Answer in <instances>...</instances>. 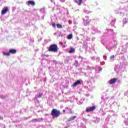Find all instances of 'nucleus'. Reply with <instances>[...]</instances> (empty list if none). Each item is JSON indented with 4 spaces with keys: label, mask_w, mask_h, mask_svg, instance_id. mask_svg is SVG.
Returning a JSON list of instances; mask_svg holds the SVG:
<instances>
[{
    "label": "nucleus",
    "mask_w": 128,
    "mask_h": 128,
    "mask_svg": "<svg viewBox=\"0 0 128 128\" xmlns=\"http://www.w3.org/2000/svg\"><path fill=\"white\" fill-rule=\"evenodd\" d=\"M58 45L52 44L49 46L48 50V52H58Z\"/></svg>",
    "instance_id": "nucleus-1"
},
{
    "label": "nucleus",
    "mask_w": 128,
    "mask_h": 128,
    "mask_svg": "<svg viewBox=\"0 0 128 128\" xmlns=\"http://www.w3.org/2000/svg\"><path fill=\"white\" fill-rule=\"evenodd\" d=\"M51 114L53 118H58L60 114V112L56 109H53L52 111Z\"/></svg>",
    "instance_id": "nucleus-2"
},
{
    "label": "nucleus",
    "mask_w": 128,
    "mask_h": 128,
    "mask_svg": "<svg viewBox=\"0 0 128 128\" xmlns=\"http://www.w3.org/2000/svg\"><path fill=\"white\" fill-rule=\"evenodd\" d=\"M42 118H34L32 120L30 121V122H42Z\"/></svg>",
    "instance_id": "nucleus-3"
},
{
    "label": "nucleus",
    "mask_w": 128,
    "mask_h": 128,
    "mask_svg": "<svg viewBox=\"0 0 128 128\" xmlns=\"http://www.w3.org/2000/svg\"><path fill=\"white\" fill-rule=\"evenodd\" d=\"M96 110V106H92L86 108V112H94Z\"/></svg>",
    "instance_id": "nucleus-4"
},
{
    "label": "nucleus",
    "mask_w": 128,
    "mask_h": 128,
    "mask_svg": "<svg viewBox=\"0 0 128 128\" xmlns=\"http://www.w3.org/2000/svg\"><path fill=\"white\" fill-rule=\"evenodd\" d=\"M44 96V94L42 92H39L38 94H36L35 96V100H38V98H40Z\"/></svg>",
    "instance_id": "nucleus-5"
},
{
    "label": "nucleus",
    "mask_w": 128,
    "mask_h": 128,
    "mask_svg": "<svg viewBox=\"0 0 128 128\" xmlns=\"http://www.w3.org/2000/svg\"><path fill=\"white\" fill-rule=\"evenodd\" d=\"M82 84V81L80 80H78L76 82H74L73 84L72 85V86L73 88H75V86H78V84Z\"/></svg>",
    "instance_id": "nucleus-6"
},
{
    "label": "nucleus",
    "mask_w": 128,
    "mask_h": 128,
    "mask_svg": "<svg viewBox=\"0 0 128 128\" xmlns=\"http://www.w3.org/2000/svg\"><path fill=\"white\" fill-rule=\"evenodd\" d=\"M26 4L28 6H36V2L34 0H29L26 2Z\"/></svg>",
    "instance_id": "nucleus-7"
},
{
    "label": "nucleus",
    "mask_w": 128,
    "mask_h": 128,
    "mask_svg": "<svg viewBox=\"0 0 128 128\" xmlns=\"http://www.w3.org/2000/svg\"><path fill=\"white\" fill-rule=\"evenodd\" d=\"M93 122L95 124H98V122H100V119L98 117H94Z\"/></svg>",
    "instance_id": "nucleus-8"
},
{
    "label": "nucleus",
    "mask_w": 128,
    "mask_h": 128,
    "mask_svg": "<svg viewBox=\"0 0 128 128\" xmlns=\"http://www.w3.org/2000/svg\"><path fill=\"white\" fill-rule=\"evenodd\" d=\"M8 10V7H4L2 10V14H5L6 13V12Z\"/></svg>",
    "instance_id": "nucleus-9"
},
{
    "label": "nucleus",
    "mask_w": 128,
    "mask_h": 128,
    "mask_svg": "<svg viewBox=\"0 0 128 128\" xmlns=\"http://www.w3.org/2000/svg\"><path fill=\"white\" fill-rule=\"evenodd\" d=\"M128 43H126V44L124 45L122 48V52H126L127 50H128Z\"/></svg>",
    "instance_id": "nucleus-10"
},
{
    "label": "nucleus",
    "mask_w": 128,
    "mask_h": 128,
    "mask_svg": "<svg viewBox=\"0 0 128 128\" xmlns=\"http://www.w3.org/2000/svg\"><path fill=\"white\" fill-rule=\"evenodd\" d=\"M83 22L84 26H88L90 22V20H86V19L83 18Z\"/></svg>",
    "instance_id": "nucleus-11"
},
{
    "label": "nucleus",
    "mask_w": 128,
    "mask_h": 128,
    "mask_svg": "<svg viewBox=\"0 0 128 128\" xmlns=\"http://www.w3.org/2000/svg\"><path fill=\"white\" fill-rule=\"evenodd\" d=\"M9 52L10 54H16V49H11L9 50Z\"/></svg>",
    "instance_id": "nucleus-12"
},
{
    "label": "nucleus",
    "mask_w": 128,
    "mask_h": 128,
    "mask_svg": "<svg viewBox=\"0 0 128 128\" xmlns=\"http://www.w3.org/2000/svg\"><path fill=\"white\" fill-rule=\"evenodd\" d=\"M74 1L77 4L78 6H81L82 4V0H74Z\"/></svg>",
    "instance_id": "nucleus-13"
},
{
    "label": "nucleus",
    "mask_w": 128,
    "mask_h": 128,
    "mask_svg": "<svg viewBox=\"0 0 128 128\" xmlns=\"http://www.w3.org/2000/svg\"><path fill=\"white\" fill-rule=\"evenodd\" d=\"M120 65H116L114 67V70L118 72H120Z\"/></svg>",
    "instance_id": "nucleus-14"
},
{
    "label": "nucleus",
    "mask_w": 128,
    "mask_h": 128,
    "mask_svg": "<svg viewBox=\"0 0 128 128\" xmlns=\"http://www.w3.org/2000/svg\"><path fill=\"white\" fill-rule=\"evenodd\" d=\"M117 80L116 78H113L111 79L110 80L108 81V84H114L116 82Z\"/></svg>",
    "instance_id": "nucleus-15"
},
{
    "label": "nucleus",
    "mask_w": 128,
    "mask_h": 128,
    "mask_svg": "<svg viewBox=\"0 0 128 128\" xmlns=\"http://www.w3.org/2000/svg\"><path fill=\"white\" fill-rule=\"evenodd\" d=\"M75 118H76V116H72L67 121L68 122H72V120H74Z\"/></svg>",
    "instance_id": "nucleus-16"
},
{
    "label": "nucleus",
    "mask_w": 128,
    "mask_h": 128,
    "mask_svg": "<svg viewBox=\"0 0 128 128\" xmlns=\"http://www.w3.org/2000/svg\"><path fill=\"white\" fill-rule=\"evenodd\" d=\"M66 110H68V114H74V112H72V109L68 108V107L66 108Z\"/></svg>",
    "instance_id": "nucleus-17"
},
{
    "label": "nucleus",
    "mask_w": 128,
    "mask_h": 128,
    "mask_svg": "<svg viewBox=\"0 0 128 128\" xmlns=\"http://www.w3.org/2000/svg\"><path fill=\"white\" fill-rule=\"evenodd\" d=\"M70 56L66 57L64 60L65 64H68V62H70Z\"/></svg>",
    "instance_id": "nucleus-18"
},
{
    "label": "nucleus",
    "mask_w": 128,
    "mask_h": 128,
    "mask_svg": "<svg viewBox=\"0 0 128 128\" xmlns=\"http://www.w3.org/2000/svg\"><path fill=\"white\" fill-rule=\"evenodd\" d=\"M75 50L74 48H70V50L68 52L69 54H72L73 52H74Z\"/></svg>",
    "instance_id": "nucleus-19"
},
{
    "label": "nucleus",
    "mask_w": 128,
    "mask_h": 128,
    "mask_svg": "<svg viewBox=\"0 0 128 128\" xmlns=\"http://www.w3.org/2000/svg\"><path fill=\"white\" fill-rule=\"evenodd\" d=\"M0 98H2V100H6V98H8V96L0 95Z\"/></svg>",
    "instance_id": "nucleus-20"
},
{
    "label": "nucleus",
    "mask_w": 128,
    "mask_h": 128,
    "mask_svg": "<svg viewBox=\"0 0 128 128\" xmlns=\"http://www.w3.org/2000/svg\"><path fill=\"white\" fill-rule=\"evenodd\" d=\"M2 54H3L4 56H10V52H4Z\"/></svg>",
    "instance_id": "nucleus-21"
},
{
    "label": "nucleus",
    "mask_w": 128,
    "mask_h": 128,
    "mask_svg": "<svg viewBox=\"0 0 128 128\" xmlns=\"http://www.w3.org/2000/svg\"><path fill=\"white\" fill-rule=\"evenodd\" d=\"M74 66L76 67L78 66V61L75 60V62L74 63Z\"/></svg>",
    "instance_id": "nucleus-22"
},
{
    "label": "nucleus",
    "mask_w": 128,
    "mask_h": 128,
    "mask_svg": "<svg viewBox=\"0 0 128 128\" xmlns=\"http://www.w3.org/2000/svg\"><path fill=\"white\" fill-rule=\"evenodd\" d=\"M114 24H116V20H112V21L111 22V25L112 26H114Z\"/></svg>",
    "instance_id": "nucleus-23"
},
{
    "label": "nucleus",
    "mask_w": 128,
    "mask_h": 128,
    "mask_svg": "<svg viewBox=\"0 0 128 128\" xmlns=\"http://www.w3.org/2000/svg\"><path fill=\"white\" fill-rule=\"evenodd\" d=\"M68 40H72V34H70L68 36Z\"/></svg>",
    "instance_id": "nucleus-24"
},
{
    "label": "nucleus",
    "mask_w": 128,
    "mask_h": 128,
    "mask_svg": "<svg viewBox=\"0 0 128 128\" xmlns=\"http://www.w3.org/2000/svg\"><path fill=\"white\" fill-rule=\"evenodd\" d=\"M114 56L112 55L110 57V60L111 62H114Z\"/></svg>",
    "instance_id": "nucleus-25"
},
{
    "label": "nucleus",
    "mask_w": 128,
    "mask_h": 128,
    "mask_svg": "<svg viewBox=\"0 0 128 128\" xmlns=\"http://www.w3.org/2000/svg\"><path fill=\"white\" fill-rule=\"evenodd\" d=\"M56 26L58 28H62V26L60 24H56Z\"/></svg>",
    "instance_id": "nucleus-26"
},
{
    "label": "nucleus",
    "mask_w": 128,
    "mask_h": 128,
    "mask_svg": "<svg viewBox=\"0 0 128 128\" xmlns=\"http://www.w3.org/2000/svg\"><path fill=\"white\" fill-rule=\"evenodd\" d=\"M128 22V21L126 20V19H124L123 20V24H126Z\"/></svg>",
    "instance_id": "nucleus-27"
},
{
    "label": "nucleus",
    "mask_w": 128,
    "mask_h": 128,
    "mask_svg": "<svg viewBox=\"0 0 128 128\" xmlns=\"http://www.w3.org/2000/svg\"><path fill=\"white\" fill-rule=\"evenodd\" d=\"M124 122L126 126H128V120H124Z\"/></svg>",
    "instance_id": "nucleus-28"
},
{
    "label": "nucleus",
    "mask_w": 128,
    "mask_h": 128,
    "mask_svg": "<svg viewBox=\"0 0 128 128\" xmlns=\"http://www.w3.org/2000/svg\"><path fill=\"white\" fill-rule=\"evenodd\" d=\"M53 62H54V64H56H56H58V62L56 60H54Z\"/></svg>",
    "instance_id": "nucleus-29"
},
{
    "label": "nucleus",
    "mask_w": 128,
    "mask_h": 128,
    "mask_svg": "<svg viewBox=\"0 0 128 128\" xmlns=\"http://www.w3.org/2000/svg\"><path fill=\"white\" fill-rule=\"evenodd\" d=\"M115 14H120V12H118V10H115Z\"/></svg>",
    "instance_id": "nucleus-30"
},
{
    "label": "nucleus",
    "mask_w": 128,
    "mask_h": 128,
    "mask_svg": "<svg viewBox=\"0 0 128 128\" xmlns=\"http://www.w3.org/2000/svg\"><path fill=\"white\" fill-rule=\"evenodd\" d=\"M107 32H113L114 30L110 29H107Z\"/></svg>",
    "instance_id": "nucleus-31"
},
{
    "label": "nucleus",
    "mask_w": 128,
    "mask_h": 128,
    "mask_svg": "<svg viewBox=\"0 0 128 128\" xmlns=\"http://www.w3.org/2000/svg\"><path fill=\"white\" fill-rule=\"evenodd\" d=\"M50 1L51 2H53V4H56V2H54V0H50Z\"/></svg>",
    "instance_id": "nucleus-32"
},
{
    "label": "nucleus",
    "mask_w": 128,
    "mask_h": 128,
    "mask_svg": "<svg viewBox=\"0 0 128 128\" xmlns=\"http://www.w3.org/2000/svg\"><path fill=\"white\" fill-rule=\"evenodd\" d=\"M85 18H86V20H90L88 19V16H86Z\"/></svg>",
    "instance_id": "nucleus-33"
},
{
    "label": "nucleus",
    "mask_w": 128,
    "mask_h": 128,
    "mask_svg": "<svg viewBox=\"0 0 128 128\" xmlns=\"http://www.w3.org/2000/svg\"><path fill=\"white\" fill-rule=\"evenodd\" d=\"M100 60V58H96V60L97 62H99Z\"/></svg>",
    "instance_id": "nucleus-34"
},
{
    "label": "nucleus",
    "mask_w": 128,
    "mask_h": 128,
    "mask_svg": "<svg viewBox=\"0 0 128 128\" xmlns=\"http://www.w3.org/2000/svg\"><path fill=\"white\" fill-rule=\"evenodd\" d=\"M52 26L53 28H56V24L53 23L52 24Z\"/></svg>",
    "instance_id": "nucleus-35"
},
{
    "label": "nucleus",
    "mask_w": 128,
    "mask_h": 128,
    "mask_svg": "<svg viewBox=\"0 0 128 128\" xmlns=\"http://www.w3.org/2000/svg\"><path fill=\"white\" fill-rule=\"evenodd\" d=\"M104 58L105 60H106V56L104 55Z\"/></svg>",
    "instance_id": "nucleus-36"
},
{
    "label": "nucleus",
    "mask_w": 128,
    "mask_h": 128,
    "mask_svg": "<svg viewBox=\"0 0 128 128\" xmlns=\"http://www.w3.org/2000/svg\"><path fill=\"white\" fill-rule=\"evenodd\" d=\"M61 2H66V0H60Z\"/></svg>",
    "instance_id": "nucleus-37"
},
{
    "label": "nucleus",
    "mask_w": 128,
    "mask_h": 128,
    "mask_svg": "<svg viewBox=\"0 0 128 128\" xmlns=\"http://www.w3.org/2000/svg\"><path fill=\"white\" fill-rule=\"evenodd\" d=\"M84 12H85V14H88V10H84Z\"/></svg>",
    "instance_id": "nucleus-38"
},
{
    "label": "nucleus",
    "mask_w": 128,
    "mask_h": 128,
    "mask_svg": "<svg viewBox=\"0 0 128 128\" xmlns=\"http://www.w3.org/2000/svg\"><path fill=\"white\" fill-rule=\"evenodd\" d=\"M88 70H92V67L88 66Z\"/></svg>",
    "instance_id": "nucleus-39"
},
{
    "label": "nucleus",
    "mask_w": 128,
    "mask_h": 128,
    "mask_svg": "<svg viewBox=\"0 0 128 128\" xmlns=\"http://www.w3.org/2000/svg\"><path fill=\"white\" fill-rule=\"evenodd\" d=\"M0 120H4V117L0 116Z\"/></svg>",
    "instance_id": "nucleus-40"
},
{
    "label": "nucleus",
    "mask_w": 128,
    "mask_h": 128,
    "mask_svg": "<svg viewBox=\"0 0 128 128\" xmlns=\"http://www.w3.org/2000/svg\"><path fill=\"white\" fill-rule=\"evenodd\" d=\"M66 108H65V110H63V112H66Z\"/></svg>",
    "instance_id": "nucleus-41"
},
{
    "label": "nucleus",
    "mask_w": 128,
    "mask_h": 128,
    "mask_svg": "<svg viewBox=\"0 0 128 128\" xmlns=\"http://www.w3.org/2000/svg\"><path fill=\"white\" fill-rule=\"evenodd\" d=\"M24 120H28V118H24Z\"/></svg>",
    "instance_id": "nucleus-42"
},
{
    "label": "nucleus",
    "mask_w": 128,
    "mask_h": 128,
    "mask_svg": "<svg viewBox=\"0 0 128 128\" xmlns=\"http://www.w3.org/2000/svg\"><path fill=\"white\" fill-rule=\"evenodd\" d=\"M42 18L44 20V16H42Z\"/></svg>",
    "instance_id": "nucleus-43"
},
{
    "label": "nucleus",
    "mask_w": 128,
    "mask_h": 128,
    "mask_svg": "<svg viewBox=\"0 0 128 128\" xmlns=\"http://www.w3.org/2000/svg\"><path fill=\"white\" fill-rule=\"evenodd\" d=\"M20 113L22 114V110H20Z\"/></svg>",
    "instance_id": "nucleus-44"
},
{
    "label": "nucleus",
    "mask_w": 128,
    "mask_h": 128,
    "mask_svg": "<svg viewBox=\"0 0 128 128\" xmlns=\"http://www.w3.org/2000/svg\"><path fill=\"white\" fill-rule=\"evenodd\" d=\"M63 48H66V46H63Z\"/></svg>",
    "instance_id": "nucleus-45"
},
{
    "label": "nucleus",
    "mask_w": 128,
    "mask_h": 128,
    "mask_svg": "<svg viewBox=\"0 0 128 128\" xmlns=\"http://www.w3.org/2000/svg\"><path fill=\"white\" fill-rule=\"evenodd\" d=\"M124 94H126V92H125V93H124Z\"/></svg>",
    "instance_id": "nucleus-46"
},
{
    "label": "nucleus",
    "mask_w": 128,
    "mask_h": 128,
    "mask_svg": "<svg viewBox=\"0 0 128 128\" xmlns=\"http://www.w3.org/2000/svg\"><path fill=\"white\" fill-rule=\"evenodd\" d=\"M106 48H108V46H106Z\"/></svg>",
    "instance_id": "nucleus-47"
},
{
    "label": "nucleus",
    "mask_w": 128,
    "mask_h": 128,
    "mask_svg": "<svg viewBox=\"0 0 128 128\" xmlns=\"http://www.w3.org/2000/svg\"><path fill=\"white\" fill-rule=\"evenodd\" d=\"M85 76H86V74H85Z\"/></svg>",
    "instance_id": "nucleus-48"
},
{
    "label": "nucleus",
    "mask_w": 128,
    "mask_h": 128,
    "mask_svg": "<svg viewBox=\"0 0 128 128\" xmlns=\"http://www.w3.org/2000/svg\"><path fill=\"white\" fill-rule=\"evenodd\" d=\"M40 40H42V38H40Z\"/></svg>",
    "instance_id": "nucleus-49"
},
{
    "label": "nucleus",
    "mask_w": 128,
    "mask_h": 128,
    "mask_svg": "<svg viewBox=\"0 0 128 128\" xmlns=\"http://www.w3.org/2000/svg\"><path fill=\"white\" fill-rule=\"evenodd\" d=\"M84 44H85V45H86V43H84Z\"/></svg>",
    "instance_id": "nucleus-50"
},
{
    "label": "nucleus",
    "mask_w": 128,
    "mask_h": 128,
    "mask_svg": "<svg viewBox=\"0 0 128 128\" xmlns=\"http://www.w3.org/2000/svg\"><path fill=\"white\" fill-rule=\"evenodd\" d=\"M29 118H32V116H30V117H29Z\"/></svg>",
    "instance_id": "nucleus-51"
},
{
    "label": "nucleus",
    "mask_w": 128,
    "mask_h": 128,
    "mask_svg": "<svg viewBox=\"0 0 128 128\" xmlns=\"http://www.w3.org/2000/svg\"><path fill=\"white\" fill-rule=\"evenodd\" d=\"M102 70V68L101 69H100V70Z\"/></svg>",
    "instance_id": "nucleus-52"
},
{
    "label": "nucleus",
    "mask_w": 128,
    "mask_h": 128,
    "mask_svg": "<svg viewBox=\"0 0 128 128\" xmlns=\"http://www.w3.org/2000/svg\"><path fill=\"white\" fill-rule=\"evenodd\" d=\"M102 70V68L101 69H100V70Z\"/></svg>",
    "instance_id": "nucleus-53"
}]
</instances>
